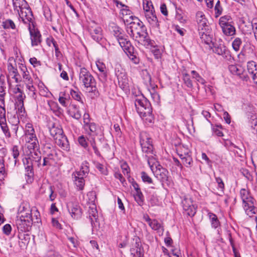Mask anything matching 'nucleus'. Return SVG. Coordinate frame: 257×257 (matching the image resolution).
I'll return each mask as SVG.
<instances>
[{
	"instance_id": "1",
	"label": "nucleus",
	"mask_w": 257,
	"mask_h": 257,
	"mask_svg": "<svg viewBox=\"0 0 257 257\" xmlns=\"http://www.w3.org/2000/svg\"><path fill=\"white\" fill-rule=\"evenodd\" d=\"M129 18L133 21L129 23V26L126 28L128 34L146 47L153 46L154 41L150 39L147 28L143 23L138 18L134 17L133 16H130Z\"/></svg>"
},
{
	"instance_id": "2",
	"label": "nucleus",
	"mask_w": 257,
	"mask_h": 257,
	"mask_svg": "<svg viewBox=\"0 0 257 257\" xmlns=\"http://www.w3.org/2000/svg\"><path fill=\"white\" fill-rule=\"evenodd\" d=\"M49 130L51 136L55 140L56 143L63 150H70L69 143L67 137L64 135L61 126L58 123L50 122Z\"/></svg>"
},
{
	"instance_id": "3",
	"label": "nucleus",
	"mask_w": 257,
	"mask_h": 257,
	"mask_svg": "<svg viewBox=\"0 0 257 257\" xmlns=\"http://www.w3.org/2000/svg\"><path fill=\"white\" fill-rule=\"evenodd\" d=\"M79 80L89 93L94 95H99L96 87V82L91 73L85 67L80 68L79 72Z\"/></svg>"
},
{
	"instance_id": "4",
	"label": "nucleus",
	"mask_w": 257,
	"mask_h": 257,
	"mask_svg": "<svg viewBox=\"0 0 257 257\" xmlns=\"http://www.w3.org/2000/svg\"><path fill=\"white\" fill-rule=\"evenodd\" d=\"M240 196L246 214L249 217L252 216L257 210L254 207L255 199L251 196L249 191L245 189L240 190Z\"/></svg>"
},
{
	"instance_id": "5",
	"label": "nucleus",
	"mask_w": 257,
	"mask_h": 257,
	"mask_svg": "<svg viewBox=\"0 0 257 257\" xmlns=\"http://www.w3.org/2000/svg\"><path fill=\"white\" fill-rule=\"evenodd\" d=\"M146 156L147 158L148 163L154 173L155 176L162 182V184L164 183L169 184L170 181L169 180V172L168 170L160 165H158L156 166V170H154L153 166L151 165V160L153 158V156H152L151 158L148 157L147 155Z\"/></svg>"
},
{
	"instance_id": "6",
	"label": "nucleus",
	"mask_w": 257,
	"mask_h": 257,
	"mask_svg": "<svg viewBox=\"0 0 257 257\" xmlns=\"http://www.w3.org/2000/svg\"><path fill=\"white\" fill-rule=\"evenodd\" d=\"M140 143L143 153L147 155L153 154L154 147L152 139L147 133L145 132L140 133Z\"/></svg>"
},
{
	"instance_id": "7",
	"label": "nucleus",
	"mask_w": 257,
	"mask_h": 257,
	"mask_svg": "<svg viewBox=\"0 0 257 257\" xmlns=\"http://www.w3.org/2000/svg\"><path fill=\"white\" fill-rule=\"evenodd\" d=\"M135 105L139 115H142V113L149 114V111L152 110L150 102L143 95L136 97Z\"/></svg>"
},
{
	"instance_id": "8",
	"label": "nucleus",
	"mask_w": 257,
	"mask_h": 257,
	"mask_svg": "<svg viewBox=\"0 0 257 257\" xmlns=\"http://www.w3.org/2000/svg\"><path fill=\"white\" fill-rule=\"evenodd\" d=\"M213 45L212 50L218 55L221 56L224 59L230 63L233 62L234 58L232 56L230 50L223 43H215Z\"/></svg>"
},
{
	"instance_id": "9",
	"label": "nucleus",
	"mask_w": 257,
	"mask_h": 257,
	"mask_svg": "<svg viewBox=\"0 0 257 257\" xmlns=\"http://www.w3.org/2000/svg\"><path fill=\"white\" fill-rule=\"evenodd\" d=\"M181 204L186 215L191 217L194 216L196 212V207L193 203L192 199L189 195L183 197Z\"/></svg>"
},
{
	"instance_id": "10",
	"label": "nucleus",
	"mask_w": 257,
	"mask_h": 257,
	"mask_svg": "<svg viewBox=\"0 0 257 257\" xmlns=\"http://www.w3.org/2000/svg\"><path fill=\"white\" fill-rule=\"evenodd\" d=\"M115 75L117 78L119 87L124 89L128 86V79L125 70L119 65L115 68Z\"/></svg>"
},
{
	"instance_id": "11",
	"label": "nucleus",
	"mask_w": 257,
	"mask_h": 257,
	"mask_svg": "<svg viewBox=\"0 0 257 257\" xmlns=\"http://www.w3.org/2000/svg\"><path fill=\"white\" fill-rule=\"evenodd\" d=\"M28 29L30 32L32 46L34 47L40 45L42 42V36L40 31L37 29L35 28L33 24L32 26L31 24H29Z\"/></svg>"
},
{
	"instance_id": "12",
	"label": "nucleus",
	"mask_w": 257,
	"mask_h": 257,
	"mask_svg": "<svg viewBox=\"0 0 257 257\" xmlns=\"http://www.w3.org/2000/svg\"><path fill=\"white\" fill-rule=\"evenodd\" d=\"M67 209L71 217L75 219H78L81 217L82 209L77 203L70 202L67 205Z\"/></svg>"
},
{
	"instance_id": "13",
	"label": "nucleus",
	"mask_w": 257,
	"mask_h": 257,
	"mask_svg": "<svg viewBox=\"0 0 257 257\" xmlns=\"http://www.w3.org/2000/svg\"><path fill=\"white\" fill-rule=\"evenodd\" d=\"M196 21L197 24L198 31L207 30L209 28L208 20L203 12L198 11L196 13Z\"/></svg>"
},
{
	"instance_id": "14",
	"label": "nucleus",
	"mask_w": 257,
	"mask_h": 257,
	"mask_svg": "<svg viewBox=\"0 0 257 257\" xmlns=\"http://www.w3.org/2000/svg\"><path fill=\"white\" fill-rule=\"evenodd\" d=\"M16 224L19 231L28 232L31 229L33 221L32 219H17L16 220Z\"/></svg>"
},
{
	"instance_id": "15",
	"label": "nucleus",
	"mask_w": 257,
	"mask_h": 257,
	"mask_svg": "<svg viewBox=\"0 0 257 257\" xmlns=\"http://www.w3.org/2000/svg\"><path fill=\"white\" fill-rule=\"evenodd\" d=\"M228 149L229 151L233 152L235 156L240 158V160H242L245 157V149L243 145L237 146L232 142H229V144H227Z\"/></svg>"
},
{
	"instance_id": "16",
	"label": "nucleus",
	"mask_w": 257,
	"mask_h": 257,
	"mask_svg": "<svg viewBox=\"0 0 257 257\" xmlns=\"http://www.w3.org/2000/svg\"><path fill=\"white\" fill-rule=\"evenodd\" d=\"M25 138L27 143V148L29 150H39L40 146L35 134L25 135Z\"/></svg>"
},
{
	"instance_id": "17",
	"label": "nucleus",
	"mask_w": 257,
	"mask_h": 257,
	"mask_svg": "<svg viewBox=\"0 0 257 257\" xmlns=\"http://www.w3.org/2000/svg\"><path fill=\"white\" fill-rule=\"evenodd\" d=\"M18 13L24 23L33 24V15L32 10L28 5L20 10Z\"/></svg>"
},
{
	"instance_id": "18",
	"label": "nucleus",
	"mask_w": 257,
	"mask_h": 257,
	"mask_svg": "<svg viewBox=\"0 0 257 257\" xmlns=\"http://www.w3.org/2000/svg\"><path fill=\"white\" fill-rule=\"evenodd\" d=\"M145 18L153 29H160V23L154 12L148 11L145 14Z\"/></svg>"
},
{
	"instance_id": "19",
	"label": "nucleus",
	"mask_w": 257,
	"mask_h": 257,
	"mask_svg": "<svg viewBox=\"0 0 257 257\" xmlns=\"http://www.w3.org/2000/svg\"><path fill=\"white\" fill-rule=\"evenodd\" d=\"M96 65L100 72L98 74L99 80L101 82L105 83L107 79V72L105 64L100 61H97L96 62Z\"/></svg>"
},
{
	"instance_id": "20",
	"label": "nucleus",
	"mask_w": 257,
	"mask_h": 257,
	"mask_svg": "<svg viewBox=\"0 0 257 257\" xmlns=\"http://www.w3.org/2000/svg\"><path fill=\"white\" fill-rule=\"evenodd\" d=\"M117 41L125 53L126 52L131 53L134 47L132 45L130 41L128 39L127 36L124 35L123 37H122L117 40Z\"/></svg>"
},
{
	"instance_id": "21",
	"label": "nucleus",
	"mask_w": 257,
	"mask_h": 257,
	"mask_svg": "<svg viewBox=\"0 0 257 257\" xmlns=\"http://www.w3.org/2000/svg\"><path fill=\"white\" fill-rule=\"evenodd\" d=\"M88 212L89 218L92 226L95 225V223L97 222L98 215L96 206L95 204H91L89 206Z\"/></svg>"
},
{
	"instance_id": "22",
	"label": "nucleus",
	"mask_w": 257,
	"mask_h": 257,
	"mask_svg": "<svg viewBox=\"0 0 257 257\" xmlns=\"http://www.w3.org/2000/svg\"><path fill=\"white\" fill-rule=\"evenodd\" d=\"M200 38L204 44L210 45L212 43V36L209 34V28L207 30L198 31Z\"/></svg>"
},
{
	"instance_id": "23",
	"label": "nucleus",
	"mask_w": 257,
	"mask_h": 257,
	"mask_svg": "<svg viewBox=\"0 0 257 257\" xmlns=\"http://www.w3.org/2000/svg\"><path fill=\"white\" fill-rule=\"evenodd\" d=\"M224 35L226 36H233L235 35L236 29L233 24H229L220 27Z\"/></svg>"
},
{
	"instance_id": "24",
	"label": "nucleus",
	"mask_w": 257,
	"mask_h": 257,
	"mask_svg": "<svg viewBox=\"0 0 257 257\" xmlns=\"http://www.w3.org/2000/svg\"><path fill=\"white\" fill-rule=\"evenodd\" d=\"M178 155L181 159L183 164L187 168H190L193 165V160L191 156L188 153L184 154H180L178 153Z\"/></svg>"
},
{
	"instance_id": "25",
	"label": "nucleus",
	"mask_w": 257,
	"mask_h": 257,
	"mask_svg": "<svg viewBox=\"0 0 257 257\" xmlns=\"http://www.w3.org/2000/svg\"><path fill=\"white\" fill-rule=\"evenodd\" d=\"M68 114L72 117L78 120L81 117V114L79 107L75 104H71L68 110Z\"/></svg>"
},
{
	"instance_id": "26",
	"label": "nucleus",
	"mask_w": 257,
	"mask_h": 257,
	"mask_svg": "<svg viewBox=\"0 0 257 257\" xmlns=\"http://www.w3.org/2000/svg\"><path fill=\"white\" fill-rule=\"evenodd\" d=\"M46 43L49 46H51V45H52L53 47H55V56L57 59H59L62 57V54L59 50L58 45L53 37H50L48 38L46 40Z\"/></svg>"
},
{
	"instance_id": "27",
	"label": "nucleus",
	"mask_w": 257,
	"mask_h": 257,
	"mask_svg": "<svg viewBox=\"0 0 257 257\" xmlns=\"http://www.w3.org/2000/svg\"><path fill=\"white\" fill-rule=\"evenodd\" d=\"M30 151L31 155L29 158L31 159L34 164L39 167L41 165V154L39 150H33V152L31 150Z\"/></svg>"
},
{
	"instance_id": "28",
	"label": "nucleus",
	"mask_w": 257,
	"mask_h": 257,
	"mask_svg": "<svg viewBox=\"0 0 257 257\" xmlns=\"http://www.w3.org/2000/svg\"><path fill=\"white\" fill-rule=\"evenodd\" d=\"M90 33L92 39L97 42H99L102 39V29L100 27L90 29Z\"/></svg>"
},
{
	"instance_id": "29",
	"label": "nucleus",
	"mask_w": 257,
	"mask_h": 257,
	"mask_svg": "<svg viewBox=\"0 0 257 257\" xmlns=\"http://www.w3.org/2000/svg\"><path fill=\"white\" fill-rule=\"evenodd\" d=\"M8 70L10 73L13 74V78L15 79L16 83H19L21 81V77L18 72L16 68L13 66L11 63L8 65Z\"/></svg>"
},
{
	"instance_id": "30",
	"label": "nucleus",
	"mask_w": 257,
	"mask_h": 257,
	"mask_svg": "<svg viewBox=\"0 0 257 257\" xmlns=\"http://www.w3.org/2000/svg\"><path fill=\"white\" fill-rule=\"evenodd\" d=\"M149 226L152 229L157 231L159 235H162L163 234L164 231V226L156 219H153L152 221L149 223Z\"/></svg>"
},
{
	"instance_id": "31",
	"label": "nucleus",
	"mask_w": 257,
	"mask_h": 257,
	"mask_svg": "<svg viewBox=\"0 0 257 257\" xmlns=\"http://www.w3.org/2000/svg\"><path fill=\"white\" fill-rule=\"evenodd\" d=\"M84 128L89 135H97L98 126L94 122H90L84 125Z\"/></svg>"
},
{
	"instance_id": "32",
	"label": "nucleus",
	"mask_w": 257,
	"mask_h": 257,
	"mask_svg": "<svg viewBox=\"0 0 257 257\" xmlns=\"http://www.w3.org/2000/svg\"><path fill=\"white\" fill-rule=\"evenodd\" d=\"M19 68L22 72L23 78L25 79L26 81H28L31 83L33 81L30 75L29 72L28 71L26 66L22 63H19Z\"/></svg>"
},
{
	"instance_id": "33",
	"label": "nucleus",
	"mask_w": 257,
	"mask_h": 257,
	"mask_svg": "<svg viewBox=\"0 0 257 257\" xmlns=\"http://www.w3.org/2000/svg\"><path fill=\"white\" fill-rule=\"evenodd\" d=\"M13 5L14 11L19 12L25 7H27L28 3L25 0H13Z\"/></svg>"
},
{
	"instance_id": "34",
	"label": "nucleus",
	"mask_w": 257,
	"mask_h": 257,
	"mask_svg": "<svg viewBox=\"0 0 257 257\" xmlns=\"http://www.w3.org/2000/svg\"><path fill=\"white\" fill-rule=\"evenodd\" d=\"M228 70L231 73L237 76L241 75L243 72V68L241 66L238 65H229Z\"/></svg>"
},
{
	"instance_id": "35",
	"label": "nucleus",
	"mask_w": 257,
	"mask_h": 257,
	"mask_svg": "<svg viewBox=\"0 0 257 257\" xmlns=\"http://www.w3.org/2000/svg\"><path fill=\"white\" fill-rule=\"evenodd\" d=\"M182 79L185 85L189 89L193 87V84L190 78V75L185 71L182 72Z\"/></svg>"
},
{
	"instance_id": "36",
	"label": "nucleus",
	"mask_w": 257,
	"mask_h": 257,
	"mask_svg": "<svg viewBox=\"0 0 257 257\" xmlns=\"http://www.w3.org/2000/svg\"><path fill=\"white\" fill-rule=\"evenodd\" d=\"M2 26L5 30H15L16 26L14 21L11 19H6L3 21Z\"/></svg>"
},
{
	"instance_id": "37",
	"label": "nucleus",
	"mask_w": 257,
	"mask_h": 257,
	"mask_svg": "<svg viewBox=\"0 0 257 257\" xmlns=\"http://www.w3.org/2000/svg\"><path fill=\"white\" fill-rule=\"evenodd\" d=\"M142 76L144 83L148 87H151L152 85H155L152 83L151 75L147 70L142 71Z\"/></svg>"
},
{
	"instance_id": "38",
	"label": "nucleus",
	"mask_w": 257,
	"mask_h": 257,
	"mask_svg": "<svg viewBox=\"0 0 257 257\" xmlns=\"http://www.w3.org/2000/svg\"><path fill=\"white\" fill-rule=\"evenodd\" d=\"M208 215L211 222L212 227L215 229L220 226V221L215 214L211 212H209L208 213Z\"/></svg>"
},
{
	"instance_id": "39",
	"label": "nucleus",
	"mask_w": 257,
	"mask_h": 257,
	"mask_svg": "<svg viewBox=\"0 0 257 257\" xmlns=\"http://www.w3.org/2000/svg\"><path fill=\"white\" fill-rule=\"evenodd\" d=\"M112 32L114 37L118 40L125 35L123 30L119 27L115 26L112 27Z\"/></svg>"
},
{
	"instance_id": "40",
	"label": "nucleus",
	"mask_w": 257,
	"mask_h": 257,
	"mask_svg": "<svg viewBox=\"0 0 257 257\" xmlns=\"http://www.w3.org/2000/svg\"><path fill=\"white\" fill-rule=\"evenodd\" d=\"M229 24H233L232 21L231 17L229 15H226L221 17L219 20V25L220 27Z\"/></svg>"
},
{
	"instance_id": "41",
	"label": "nucleus",
	"mask_w": 257,
	"mask_h": 257,
	"mask_svg": "<svg viewBox=\"0 0 257 257\" xmlns=\"http://www.w3.org/2000/svg\"><path fill=\"white\" fill-rule=\"evenodd\" d=\"M135 201L137 202L139 206H143L144 203V196L141 191H138L136 192L134 195Z\"/></svg>"
},
{
	"instance_id": "42",
	"label": "nucleus",
	"mask_w": 257,
	"mask_h": 257,
	"mask_svg": "<svg viewBox=\"0 0 257 257\" xmlns=\"http://www.w3.org/2000/svg\"><path fill=\"white\" fill-rule=\"evenodd\" d=\"M32 210V220L33 223H39L41 221L40 214L37 207H33Z\"/></svg>"
},
{
	"instance_id": "43",
	"label": "nucleus",
	"mask_w": 257,
	"mask_h": 257,
	"mask_svg": "<svg viewBox=\"0 0 257 257\" xmlns=\"http://www.w3.org/2000/svg\"><path fill=\"white\" fill-rule=\"evenodd\" d=\"M0 126L5 136L8 138H10L11 133L6 122V119L1 118V120H0Z\"/></svg>"
},
{
	"instance_id": "44",
	"label": "nucleus",
	"mask_w": 257,
	"mask_h": 257,
	"mask_svg": "<svg viewBox=\"0 0 257 257\" xmlns=\"http://www.w3.org/2000/svg\"><path fill=\"white\" fill-rule=\"evenodd\" d=\"M25 179L27 183L31 184L34 181V173L33 168L25 169Z\"/></svg>"
},
{
	"instance_id": "45",
	"label": "nucleus",
	"mask_w": 257,
	"mask_h": 257,
	"mask_svg": "<svg viewBox=\"0 0 257 257\" xmlns=\"http://www.w3.org/2000/svg\"><path fill=\"white\" fill-rule=\"evenodd\" d=\"M143 5L145 14L148 11H155L152 3L150 0H143Z\"/></svg>"
},
{
	"instance_id": "46",
	"label": "nucleus",
	"mask_w": 257,
	"mask_h": 257,
	"mask_svg": "<svg viewBox=\"0 0 257 257\" xmlns=\"http://www.w3.org/2000/svg\"><path fill=\"white\" fill-rule=\"evenodd\" d=\"M70 94L74 99L80 102L81 103H83L81 98L82 94L79 90L71 89Z\"/></svg>"
},
{
	"instance_id": "47",
	"label": "nucleus",
	"mask_w": 257,
	"mask_h": 257,
	"mask_svg": "<svg viewBox=\"0 0 257 257\" xmlns=\"http://www.w3.org/2000/svg\"><path fill=\"white\" fill-rule=\"evenodd\" d=\"M191 74L193 79H195L196 81L200 83L201 84H204L206 83V81L195 70L191 71Z\"/></svg>"
},
{
	"instance_id": "48",
	"label": "nucleus",
	"mask_w": 257,
	"mask_h": 257,
	"mask_svg": "<svg viewBox=\"0 0 257 257\" xmlns=\"http://www.w3.org/2000/svg\"><path fill=\"white\" fill-rule=\"evenodd\" d=\"M157 87V85L155 84L151 85V86L148 88L151 94L152 97L155 100H158L160 99V96L156 90Z\"/></svg>"
},
{
	"instance_id": "49",
	"label": "nucleus",
	"mask_w": 257,
	"mask_h": 257,
	"mask_svg": "<svg viewBox=\"0 0 257 257\" xmlns=\"http://www.w3.org/2000/svg\"><path fill=\"white\" fill-rule=\"evenodd\" d=\"M125 54L134 64H139L140 59L137 56L136 54L134 52V47L133 48V50L131 51V53L126 52H125Z\"/></svg>"
},
{
	"instance_id": "50",
	"label": "nucleus",
	"mask_w": 257,
	"mask_h": 257,
	"mask_svg": "<svg viewBox=\"0 0 257 257\" xmlns=\"http://www.w3.org/2000/svg\"><path fill=\"white\" fill-rule=\"evenodd\" d=\"M242 43V42L241 38L238 37L235 38L232 42V47L233 49L235 52L238 51Z\"/></svg>"
},
{
	"instance_id": "51",
	"label": "nucleus",
	"mask_w": 257,
	"mask_h": 257,
	"mask_svg": "<svg viewBox=\"0 0 257 257\" xmlns=\"http://www.w3.org/2000/svg\"><path fill=\"white\" fill-rule=\"evenodd\" d=\"M215 17H219L223 12V8L221 5L220 2L218 0L214 7Z\"/></svg>"
},
{
	"instance_id": "52",
	"label": "nucleus",
	"mask_w": 257,
	"mask_h": 257,
	"mask_svg": "<svg viewBox=\"0 0 257 257\" xmlns=\"http://www.w3.org/2000/svg\"><path fill=\"white\" fill-rule=\"evenodd\" d=\"M175 19L176 20H177L181 23L184 24L186 23V20L184 18V16L183 15L182 11L181 9L176 8Z\"/></svg>"
},
{
	"instance_id": "53",
	"label": "nucleus",
	"mask_w": 257,
	"mask_h": 257,
	"mask_svg": "<svg viewBox=\"0 0 257 257\" xmlns=\"http://www.w3.org/2000/svg\"><path fill=\"white\" fill-rule=\"evenodd\" d=\"M149 47L151 48V52L154 54L156 59H159L161 58L162 55L161 50L157 46L155 45V43L153 44V46H149L148 48Z\"/></svg>"
},
{
	"instance_id": "54",
	"label": "nucleus",
	"mask_w": 257,
	"mask_h": 257,
	"mask_svg": "<svg viewBox=\"0 0 257 257\" xmlns=\"http://www.w3.org/2000/svg\"><path fill=\"white\" fill-rule=\"evenodd\" d=\"M17 219H32V210L31 208L30 209L29 212H20V213H18V216L17 217Z\"/></svg>"
},
{
	"instance_id": "55",
	"label": "nucleus",
	"mask_w": 257,
	"mask_h": 257,
	"mask_svg": "<svg viewBox=\"0 0 257 257\" xmlns=\"http://www.w3.org/2000/svg\"><path fill=\"white\" fill-rule=\"evenodd\" d=\"M24 232L19 231L18 237L22 243L28 244L30 241V237L29 234L23 233Z\"/></svg>"
},
{
	"instance_id": "56",
	"label": "nucleus",
	"mask_w": 257,
	"mask_h": 257,
	"mask_svg": "<svg viewBox=\"0 0 257 257\" xmlns=\"http://www.w3.org/2000/svg\"><path fill=\"white\" fill-rule=\"evenodd\" d=\"M140 116L144 119L147 122L152 123L154 120V117L152 113V110L149 111V114L142 113Z\"/></svg>"
},
{
	"instance_id": "57",
	"label": "nucleus",
	"mask_w": 257,
	"mask_h": 257,
	"mask_svg": "<svg viewBox=\"0 0 257 257\" xmlns=\"http://www.w3.org/2000/svg\"><path fill=\"white\" fill-rule=\"evenodd\" d=\"M75 184L79 190H82L85 185V180L84 178L74 179Z\"/></svg>"
},
{
	"instance_id": "58",
	"label": "nucleus",
	"mask_w": 257,
	"mask_h": 257,
	"mask_svg": "<svg viewBox=\"0 0 257 257\" xmlns=\"http://www.w3.org/2000/svg\"><path fill=\"white\" fill-rule=\"evenodd\" d=\"M131 255L133 257H143V249H135L134 247L131 248Z\"/></svg>"
},
{
	"instance_id": "59",
	"label": "nucleus",
	"mask_w": 257,
	"mask_h": 257,
	"mask_svg": "<svg viewBox=\"0 0 257 257\" xmlns=\"http://www.w3.org/2000/svg\"><path fill=\"white\" fill-rule=\"evenodd\" d=\"M23 161L24 165L25 166V170H29L30 169L33 168V165H34V164L32 161L31 159L29 158V157L23 159Z\"/></svg>"
},
{
	"instance_id": "60",
	"label": "nucleus",
	"mask_w": 257,
	"mask_h": 257,
	"mask_svg": "<svg viewBox=\"0 0 257 257\" xmlns=\"http://www.w3.org/2000/svg\"><path fill=\"white\" fill-rule=\"evenodd\" d=\"M31 209L29 203L27 202H23L19 206L18 213L22 212H29Z\"/></svg>"
},
{
	"instance_id": "61",
	"label": "nucleus",
	"mask_w": 257,
	"mask_h": 257,
	"mask_svg": "<svg viewBox=\"0 0 257 257\" xmlns=\"http://www.w3.org/2000/svg\"><path fill=\"white\" fill-rule=\"evenodd\" d=\"M12 156L15 159V164H16L17 161V159L20 155L18 146H14L12 148Z\"/></svg>"
},
{
	"instance_id": "62",
	"label": "nucleus",
	"mask_w": 257,
	"mask_h": 257,
	"mask_svg": "<svg viewBox=\"0 0 257 257\" xmlns=\"http://www.w3.org/2000/svg\"><path fill=\"white\" fill-rule=\"evenodd\" d=\"M33 134H35V132L32 124L27 123L25 126V136Z\"/></svg>"
},
{
	"instance_id": "63",
	"label": "nucleus",
	"mask_w": 257,
	"mask_h": 257,
	"mask_svg": "<svg viewBox=\"0 0 257 257\" xmlns=\"http://www.w3.org/2000/svg\"><path fill=\"white\" fill-rule=\"evenodd\" d=\"M141 178L144 183L151 184L153 183L152 178L145 172H141Z\"/></svg>"
},
{
	"instance_id": "64",
	"label": "nucleus",
	"mask_w": 257,
	"mask_h": 257,
	"mask_svg": "<svg viewBox=\"0 0 257 257\" xmlns=\"http://www.w3.org/2000/svg\"><path fill=\"white\" fill-rule=\"evenodd\" d=\"M87 196L88 198V201L91 204H95V201L96 199V194L95 191L89 192Z\"/></svg>"
}]
</instances>
